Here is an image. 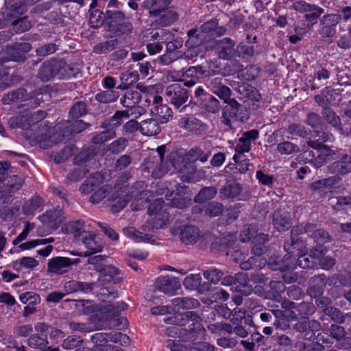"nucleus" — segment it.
Wrapping results in <instances>:
<instances>
[{"mask_svg":"<svg viewBox=\"0 0 351 351\" xmlns=\"http://www.w3.org/2000/svg\"><path fill=\"white\" fill-rule=\"evenodd\" d=\"M169 160L176 170L178 176L183 182H191L196 172V165L194 162L186 159L178 152H173L169 155Z\"/></svg>","mask_w":351,"mask_h":351,"instance_id":"nucleus-1","label":"nucleus"},{"mask_svg":"<svg viewBox=\"0 0 351 351\" xmlns=\"http://www.w3.org/2000/svg\"><path fill=\"white\" fill-rule=\"evenodd\" d=\"M164 200L162 198H158L151 204L148 208L149 215H155L152 221H147L142 226L145 231H149L153 229L163 228L169 221V214L162 210Z\"/></svg>","mask_w":351,"mask_h":351,"instance_id":"nucleus-2","label":"nucleus"},{"mask_svg":"<svg viewBox=\"0 0 351 351\" xmlns=\"http://www.w3.org/2000/svg\"><path fill=\"white\" fill-rule=\"evenodd\" d=\"M226 104L222 113V122L225 125L231 127L232 121H243L247 119L245 108L237 100L231 99Z\"/></svg>","mask_w":351,"mask_h":351,"instance_id":"nucleus-3","label":"nucleus"},{"mask_svg":"<svg viewBox=\"0 0 351 351\" xmlns=\"http://www.w3.org/2000/svg\"><path fill=\"white\" fill-rule=\"evenodd\" d=\"M80 261L79 258L71 259L63 256L53 257L48 261L47 271L51 274L62 275L67 273L71 265H77Z\"/></svg>","mask_w":351,"mask_h":351,"instance_id":"nucleus-4","label":"nucleus"},{"mask_svg":"<svg viewBox=\"0 0 351 351\" xmlns=\"http://www.w3.org/2000/svg\"><path fill=\"white\" fill-rule=\"evenodd\" d=\"M171 232L173 234H178L180 241L186 245L194 244L202 237L199 228L193 225L184 226L180 230L172 228Z\"/></svg>","mask_w":351,"mask_h":351,"instance_id":"nucleus-5","label":"nucleus"},{"mask_svg":"<svg viewBox=\"0 0 351 351\" xmlns=\"http://www.w3.org/2000/svg\"><path fill=\"white\" fill-rule=\"evenodd\" d=\"M168 100L177 108L185 104L189 98L187 89L179 84L169 86L165 90Z\"/></svg>","mask_w":351,"mask_h":351,"instance_id":"nucleus-6","label":"nucleus"},{"mask_svg":"<svg viewBox=\"0 0 351 351\" xmlns=\"http://www.w3.org/2000/svg\"><path fill=\"white\" fill-rule=\"evenodd\" d=\"M2 101L3 104L5 105L23 101H29V103L26 104L27 106H37L39 104L38 99L29 96L27 90L23 88H18L4 95Z\"/></svg>","mask_w":351,"mask_h":351,"instance_id":"nucleus-7","label":"nucleus"},{"mask_svg":"<svg viewBox=\"0 0 351 351\" xmlns=\"http://www.w3.org/2000/svg\"><path fill=\"white\" fill-rule=\"evenodd\" d=\"M316 228L315 225L313 223L306 224L304 227L302 226H296L293 228L291 231V243H286L284 245L285 250L288 252V254L294 253V250L298 248L300 249L301 242H300V239L298 238L299 234H302L304 232L306 233H309L313 231Z\"/></svg>","mask_w":351,"mask_h":351,"instance_id":"nucleus-8","label":"nucleus"},{"mask_svg":"<svg viewBox=\"0 0 351 351\" xmlns=\"http://www.w3.org/2000/svg\"><path fill=\"white\" fill-rule=\"evenodd\" d=\"M152 107L150 108L151 114L158 117L160 123H167L172 116L171 109L166 104H162V97L156 95L152 99Z\"/></svg>","mask_w":351,"mask_h":351,"instance_id":"nucleus-9","label":"nucleus"},{"mask_svg":"<svg viewBox=\"0 0 351 351\" xmlns=\"http://www.w3.org/2000/svg\"><path fill=\"white\" fill-rule=\"evenodd\" d=\"M64 63L58 60L45 61L40 67L38 76L42 81L47 82L60 71Z\"/></svg>","mask_w":351,"mask_h":351,"instance_id":"nucleus-10","label":"nucleus"},{"mask_svg":"<svg viewBox=\"0 0 351 351\" xmlns=\"http://www.w3.org/2000/svg\"><path fill=\"white\" fill-rule=\"evenodd\" d=\"M29 43H15L6 47V53L9 60L16 62H25V53L32 49Z\"/></svg>","mask_w":351,"mask_h":351,"instance_id":"nucleus-11","label":"nucleus"},{"mask_svg":"<svg viewBox=\"0 0 351 351\" xmlns=\"http://www.w3.org/2000/svg\"><path fill=\"white\" fill-rule=\"evenodd\" d=\"M155 287L158 291L165 293L173 295L180 288L179 280L176 277L160 276L155 282Z\"/></svg>","mask_w":351,"mask_h":351,"instance_id":"nucleus-12","label":"nucleus"},{"mask_svg":"<svg viewBox=\"0 0 351 351\" xmlns=\"http://www.w3.org/2000/svg\"><path fill=\"white\" fill-rule=\"evenodd\" d=\"M235 41L230 38H223L216 42L215 47L219 58L223 60H231L235 57Z\"/></svg>","mask_w":351,"mask_h":351,"instance_id":"nucleus-13","label":"nucleus"},{"mask_svg":"<svg viewBox=\"0 0 351 351\" xmlns=\"http://www.w3.org/2000/svg\"><path fill=\"white\" fill-rule=\"evenodd\" d=\"M40 221L53 230L57 229L62 223L64 217L61 209L56 208L47 211L43 215L39 216Z\"/></svg>","mask_w":351,"mask_h":351,"instance_id":"nucleus-14","label":"nucleus"},{"mask_svg":"<svg viewBox=\"0 0 351 351\" xmlns=\"http://www.w3.org/2000/svg\"><path fill=\"white\" fill-rule=\"evenodd\" d=\"M210 88L212 92L218 96L225 103L231 99V89L223 83V78L217 77L211 80Z\"/></svg>","mask_w":351,"mask_h":351,"instance_id":"nucleus-15","label":"nucleus"},{"mask_svg":"<svg viewBox=\"0 0 351 351\" xmlns=\"http://www.w3.org/2000/svg\"><path fill=\"white\" fill-rule=\"evenodd\" d=\"M323 254V246L319 245L311 250L309 256L300 255L298 258V264L302 268H313L316 266L317 258Z\"/></svg>","mask_w":351,"mask_h":351,"instance_id":"nucleus-16","label":"nucleus"},{"mask_svg":"<svg viewBox=\"0 0 351 351\" xmlns=\"http://www.w3.org/2000/svg\"><path fill=\"white\" fill-rule=\"evenodd\" d=\"M252 251L254 254H261L262 250L256 246L253 247ZM266 264V260L258 255L250 257L247 261H242L240 267L243 270L261 269Z\"/></svg>","mask_w":351,"mask_h":351,"instance_id":"nucleus-17","label":"nucleus"},{"mask_svg":"<svg viewBox=\"0 0 351 351\" xmlns=\"http://www.w3.org/2000/svg\"><path fill=\"white\" fill-rule=\"evenodd\" d=\"M111 335L104 332H98L95 333L91 337V341L95 344V346H100L103 343H107V337L110 338V341H114L115 343H128L129 341V337L121 332H117L114 334L112 337H110Z\"/></svg>","mask_w":351,"mask_h":351,"instance_id":"nucleus-18","label":"nucleus"},{"mask_svg":"<svg viewBox=\"0 0 351 351\" xmlns=\"http://www.w3.org/2000/svg\"><path fill=\"white\" fill-rule=\"evenodd\" d=\"M273 223L279 232L288 230L292 225L290 214L282 210H276L273 215Z\"/></svg>","mask_w":351,"mask_h":351,"instance_id":"nucleus-19","label":"nucleus"},{"mask_svg":"<svg viewBox=\"0 0 351 351\" xmlns=\"http://www.w3.org/2000/svg\"><path fill=\"white\" fill-rule=\"evenodd\" d=\"M181 319L178 322V324L181 326L188 325L187 330L190 332L199 329L201 324V317L195 311H187L180 315Z\"/></svg>","mask_w":351,"mask_h":351,"instance_id":"nucleus-20","label":"nucleus"},{"mask_svg":"<svg viewBox=\"0 0 351 351\" xmlns=\"http://www.w3.org/2000/svg\"><path fill=\"white\" fill-rule=\"evenodd\" d=\"M309 283L308 294L311 297L317 298L322 294L324 288L327 285L326 276L324 274L315 276L310 280Z\"/></svg>","mask_w":351,"mask_h":351,"instance_id":"nucleus-21","label":"nucleus"},{"mask_svg":"<svg viewBox=\"0 0 351 351\" xmlns=\"http://www.w3.org/2000/svg\"><path fill=\"white\" fill-rule=\"evenodd\" d=\"M337 182L338 178L335 176H332L312 183L311 189L312 191L317 192L320 195H323L331 192L332 186Z\"/></svg>","mask_w":351,"mask_h":351,"instance_id":"nucleus-22","label":"nucleus"},{"mask_svg":"<svg viewBox=\"0 0 351 351\" xmlns=\"http://www.w3.org/2000/svg\"><path fill=\"white\" fill-rule=\"evenodd\" d=\"M160 123V121L156 119L152 118L144 120L140 123V132L145 136H156L161 131Z\"/></svg>","mask_w":351,"mask_h":351,"instance_id":"nucleus-23","label":"nucleus"},{"mask_svg":"<svg viewBox=\"0 0 351 351\" xmlns=\"http://www.w3.org/2000/svg\"><path fill=\"white\" fill-rule=\"evenodd\" d=\"M104 181V177L99 173L90 175L81 185L80 191L84 194L95 191Z\"/></svg>","mask_w":351,"mask_h":351,"instance_id":"nucleus-24","label":"nucleus"},{"mask_svg":"<svg viewBox=\"0 0 351 351\" xmlns=\"http://www.w3.org/2000/svg\"><path fill=\"white\" fill-rule=\"evenodd\" d=\"M48 344L47 338L38 334L32 335L27 339V345L32 348L40 349L41 351H59L58 348H52Z\"/></svg>","mask_w":351,"mask_h":351,"instance_id":"nucleus-25","label":"nucleus"},{"mask_svg":"<svg viewBox=\"0 0 351 351\" xmlns=\"http://www.w3.org/2000/svg\"><path fill=\"white\" fill-rule=\"evenodd\" d=\"M176 311L180 309H195L200 306V302L195 298L189 297H178L171 300Z\"/></svg>","mask_w":351,"mask_h":351,"instance_id":"nucleus-26","label":"nucleus"},{"mask_svg":"<svg viewBox=\"0 0 351 351\" xmlns=\"http://www.w3.org/2000/svg\"><path fill=\"white\" fill-rule=\"evenodd\" d=\"M331 173L341 175L346 174L351 171V156L345 154L339 161L334 162L329 167Z\"/></svg>","mask_w":351,"mask_h":351,"instance_id":"nucleus-27","label":"nucleus"},{"mask_svg":"<svg viewBox=\"0 0 351 351\" xmlns=\"http://www.w3.org/2000/svg\"><path fill=\"white\" fill-rule=\"evenodd\" d=\"M130 114L128 110L117 111L115 114L110 119L104 120L101 124V128H112L114 130L119 126L123 121L124 119H128Z\"/></svg>","mask_w":351,"mask_h":351,"instance_id":"nucleus-28","label":"nucleus"},{"mask_svg":"<svg viewBox=\"0 0 351 351\" xmlns=\"http://www.w3.org/2000/svg\"><path fill=\"white\" fill-rule=\"evenodd\" d=\"M66 229L68 232L73 234L75 238L81 237L82 239L90 231L89 225H86L81 220L69 222Z\"/></svg>","mask_w":351,"mask_h":351,"instance_id":"nucleus-29","label":"nucleus"},{"mask_svg":"<svg viewBox=\"0 0 351 351\" xmlns=\"http://www.w3.org/2000/svg\"><path fill=\"white\" fill-rule=\"evenodd\" d=\"M141 99V93L134 90H128L120 99V103L125 108L134 107Z\"/></svg>","mask_w":351,"mask_h":351,"instance_id":"nucleus-30","label":"nucleus"},{"mask_svg":"<svg viewBox=\"0 0 351 351\" xmlns=\"http://www.w3.org/2000/svg\"><path fill=\"white\" fill-rule=\"evenodd\" d=\"M44 200L39 196H34L25 202L23 206V213L25 215H33L36 210H40L44 206Z\"/></svg>","mask_w":351,"mask_h":351,"instance_id":"nucleus-31","label":"nucleus"},{"mask_svg":"<svg viewBox=\"0 0 351 351\" xmlns=\"http://www.w3.org/2000/svg\"><path fill=\"white\" fill-rule=\"evenodd\" d=\"M83 244L87 250L85 253L91 254L101 252L103 246L95 240V236L90 231L82 239Z\"/></svg>","mask_w":351,"mask_h":351,"instance_id":"nucleus-32","label":"nucleus"},{"mask_svg":"<svg viewBox=\"0 0 351 351\" xmlns=\"http://www.w3.org/2000/svg\"><path fill=\"white\" fill-rule=\"evenodd\" d=\"M210 156V152H204V151L200 147H195L191 149L183 156L185 157L186 159H188L189 161H191L195 164V162L198 160L202 162H206Z\"/></svg>","mask_w":351,"mask_h":351,"instance_id":"nucleus-33","label":"nucleus"},{"mask_svg":"<svg viewBox=\"0 0 351 351\" xmlns=\"http://www.w3.org/2000/svg\"><path fill=\"white\" fill-rule=\"evenodd\" d=\"M180 125L184 129L195 133L199 132L204 129L202 122L193 117L181 120Z\"/></svg>","mask_w":351,"mask_h":351,"instance_id":"nucleus-34","label":"nucleus"},{"mask_svg":"<svg viewBox=\"0 0 351 351\" xmlns=\"http://www.w3.org/2000/svg\"><path fill=\"white\" fill-rule=\"evenodd\" d=\"M241 186L237 182H232L226 184L220 190V195L223 198H234L241 194Z\"/></svg>","mask_w":351,"mask_h":351,"instance_id":"nucleus-35","label":"nucleus"},{"mask_svg":"<svg viewBox=\"0 0 351 351\" xmlns=\"http://www.w3.org/2000/svg\"><path fill=\"white\" fill-rule=\"evenodd\" d=\"M38 265V261L31 256H25L13 262L12 267L16 271L23 269H33Z\"/></svg>","mask_w":351,"mask_h":351,"instance_id":"nucleus-36","label":"nucleus"},{"mask_svg":"<svg viewBox=\"0 0 351 351\" xmlns=\"http://www.w3.org/2000/svg\"><path fill=\"white\" fill-rule=\"evenodd\" d=\"M287 260H289V262L285 263L284 260H281L278 257H271L269 259L268 265L273 270L284 271L292 268V263L295 261V258L292 259L290 256Z\"/></svg>","mask_w":351,"mask_h":351,"instance_id":"nucleus-37","label":"nucleus"},{"mask_svg":"<svg viewBox=\"0 0 351 351\" xmlns=\"http://www.w3.org/2000/svg\"><path fill=\"white\" fill-rule=\"evenodd\" d=\"M127 304L123 302H117L114 304H108L104 306L103 310L108 314L109 318H113L119 315L121 311L126 310Z\"/></svg>","mask_w":351,"mask_h":351,"instance_id":"nucleus-38","label":"nucleus"},{"mask_svg":"<svg viewBox=\"0 0 351 351\" xmlns=\"http://www.w3.org/2000/svg\"><path fill=\"white\" fill-rule=\"evenodd\" d=\"M24 180L22 176H13L3 186V191L6 195L17 191L23 184Z\"/></svg>","mask_w":351,"mask_h":351,"instance_id":"nucleus-39","label":"nucleus"},{"mask_svg":"<svg viewBox=\"0 0 351 351\" xmlns=\"http://www.w3.org/2000/svg\"><path fill=\"white\" fill-rule=\"evenodd\" d=\"M276 150L281 155H291L300 152L298 145L289 141L277 144Z\"/></svg>","mask_w":351,"mask_h":351,"instance_id":"nucleus-40","label":"nucleus"},{"mask_svg":"<svg viewBox=\"0 0 351 351\" xmlns=\"http://www.w3.org/2000/svg\"><path fill=\"white\" fill-rule=\"evenodd\" d=\"M171 0H149L148 3L151 4L149 13L151 15L157 16L161 12L168 8Z\"/></svg>","mask_w":351,"mask_h":351,"instance_id":"nucleus-41","label":"nucleus"},{"mask_svg":"<svg viewBox=\"0 0 351 351\" xmlns=\"http://www.w3.org/2000/svg\"><path fill=\"white\" fill-rule=\"evenodd\" d=\"M112 190L111 185L104 184L98 187L90 196L89 200L93 204H97L104 199L107 195Z\"/></svg>","mask_w":351,"mask_h":351,"instance_id":"nucleus-42","label":"nucleus"},{"mask_svg":"<svg viewBox=\"0 0 351 351\" xmlns=\"http://www.w3.org/2000/svg\"><path fill=\"white\" fill-rule=\"evenodd\" d=\"M118 97V92L113 90H102L95 95V99L102 104L114 102Z\"/></svg>","mask_w":351,"mask_h":351,"instance_id":"nucleus-43","label":"nucleus"},{"mask_svg":"<svg viewBox=\"0 0 351 351\" xmlns=\"http://www.w3.org/2000/svg\"><path fill=\"white\" fill-rule=\"evenodd\" d=\"M217 190L214 186L204 187L200 190L199 193L195 197V202L202 203L205 201L213 199L217 194Z\"/></svg>","mask_w":351,"mask_h":351,"instance_id":"nucleus-44","label":"nucleus"},{"mask_svg":"<svg viewBox=\"0 0 351 351\" xmlns=\"http://www.w3.org/2000/svg\"><path fill=\"white\" fill-rule=\"evenodd\" d=\"M117 39H112L103 43H98L93 47V52L98 54L107 53L117 47Z\"/></svg>","mask_w":351,"mask_h":351,"instance_id":"nucleus-45","label":"nucleus"},{"mask_svg":"<svg viewBox=\"0 0 351 351\" xmlns=\"http://www.w3.org/2000/svg\"><path fill=\"white\" fill-rule=\"evenodd\" d=\"M239 92L253 101H258L261 98V95L258 91L254 87L249 84H242L239 86Z\"/></svg>","mask_w":351,"mask_h":351,"instance_id":"nucleus-46","label":"nucleus"},{"mask_svg":"<svg viewBox=\"0 0 351 351\" xmlns=\"http://www.w3.org/2000/svg\"><path fill=\"white\" fill-rule=\"evenodd\" d=\"M105 130L95 135L91 140L94 144H102L108 140L112 139L116 136L114 130L112 128H104Z\"/></svg>","mask_w":351,"mask_h":351,"instance_id":"nucleus-47","label":"nucleus"},{"mask_svg":"<svg viewBox=\"0 0 351 351\" xmlns=\"http://www.w3.org/2000/svg\"><path fill=\"white\" fill-rule=\"evenodd\" d=\"M258 231L255 225L250 224L244 226L240 233V240L242 242H247L255 237Z\"/></svg>","mask_w":351,"mask_h":351,"instance_id":"nucleus-48","label":"nucleus"},{"mask_svg":"<svg viewBox=\"0 0 351 351\" xmlns=\"http://www.w3.org/2000/svg\"><path fill=\"white\" fill-rule=\"evenodd\" d=\"M76 150L75 146L71 145L65 146L54 157L56 163H61L71 156Z\"/></svg>","mask_w":351,"mask_h":351,"instance_id":"nucleus-49","label":"nucleus"},{"mask_svg":"<svg viewBox=\"0 0 351 351\" xmlns=\"http://www.w3.org/2000/svg\"><path fill=\"white\" fill-rule=\"evenodd\" d=\"M254 55V48L253 46L245 45L243 43H239L235 49V57L240 58H247Z\"/></svg>","mask_w":351,"mask_h":351,"instance_id":"nucleus-50","label":"nucleus"},{"mask_svg":"<svg viewBox=\"0 0 351 351\" xmlns=\"http://www.w3.org/2000/svg\"><path fill=\"white\" fill-rule=\"evenodd\" d=\"M87 113V106L84 101H76L69 110V115L73 119H78L79 117Z\"/></svg>","mask_w":351,"mask_h":351,"instance_id":"nucleus-51","label":"nucleus"},{"mask_svg":"<svg viewBox=\"0 0 351 351\" xmlns=\"http://www.w3.org/2000/svg\"><path fill=\"white\" fill-rule=\"evenodd\" d=\"M324 119L335 128H341V119L330 108H324L322 112Z\"/></svg>","mask_w":351,"mask_h":351,"instance_id":"nucleus-52","label":"nucleus"},{"mask_svg":"<svg viewBox=\"0 0 351 351\" xmlns=\"http://www.w3.org/2000/svg\"><path fill=\"white\" fill-rule=\"evenodd\" d=\"M126 197H120V194H117L116 196L114 195H112V196L108 199L109 201H115L118 199L117 202L111 206V210L114 213L119 212L121 209H123L128 202L130 201L131 197L126 195Z\"/></svg>","mask_w":351,"mask_h":351,"instance_id":"nucleus-53","label":"nucleus"},{"mask_svg":"<svg viewBox=\"0 0 351 351\" xmlns=\"http://www.w3.org/2000/svg\"><path fill=\"white\" fill-rule=\"evenodd\" d=\"M295 310L298 313L300 317H305L306 316L311 315L315 311V307L313 304L302 302L296 304Z\"/></svg>","mask_w":351,"mask_h":351,"instance_id":"nucleus-54","label":"nucleus"},{"mask_svg":"<svg viewBox=\"0 0 351 351\" xmlns=\"http://www.w3.org/2000/svg\"><path fill=\"white\" fill-rule=\"evenodd\" d=\"M205 74L202 66H191L186 69L184 73L183 77L191 78V80H198L202 78Z\"/></svg>","mask_w":351,"mask_h":351,"instance_id":"nucleus-55","label":"nucleus"},{"mask_svg":"<svg viewBox=\"0 0 351 351\" xmlns=\"http://www.w3.org/2000/svg\"><path fill=\"white\" fill-rule=\"evenodd\" d=\"M128 144L127 138L121 137L110 143L108 149L112 154H119L123 151Z\"/></svg>","mask_w":351,"mask_h":351,"instance_id":"nucleus-56","label":"nucleus"},{"mask_svg":"<svg viewBox=\"0 0 351 351\" xmlns=\"http://www.w3.org/2000/svg\"><path fill=\"white\" fill-rule=\"evenodd\" d=\"M287 132L291 136H296L301 138H306L308 134L304 125L295 123L289 125Z\"/></svg>","mask_w":351,"mask_h":351,"instance_id":"nucleus-57","label":"nucleus"},{"mask_svg":"<svg viewBox=\"0 0 351 351\" xmlns=\"http://www.w3.org/2000/svg\"><path fill=\"white\" fill-rule=\"evenodd\" d=\"M223 210V206L221 203L213 202L205 208V215L210 217H214L221 215Z\"/></svg>","mask_w":351,"mask_h":351,"instance_id":"nucleus-58","label":"nucleus"},{"mask_svg":"<svg viewBox=\"0 0 351 351\" xmlns=\"http://www.w3.org/2000/svg\"><path fill=\"white\" fill-rule=\"evenodd\" d=\"M223 274L224 273L222 271L216 268L206 270L203 274L204 277L213 284H217L221 279Z\"/></svg>","mask_w":351,"mask_h":351,"instance_id":"nucleus-59","label":"nucleus"},{"mask_svg":"<svg viewBox=\"0 0 351 351\" xmlns=\"http://www.w3.org/2000/svg\"><path fill=\"white\" fill-rule=\"evenodd\" d=\"M324 10L323 8L313 5L310 12H307L304 15V18L306 21L311 22L312 24L317 23L318 18L324 13Z\"/></svg>","mask_w":351,"mask_h":351,"instance_id":"nucleus-60","label":"nucleus"},{"mask_svg":"<svg viewBox=\"0 0 351 351\" xmlns=\"http://www.w3.org/2000/svg\"><path fill=\"white\" fill-rule=\"evenodd\" d=\"M269 287L272 292L273 297L277 300L280 298L281 293L286 290L285 284L281 281L272 280L269 282Z\"/></svg>","mask_w":351,"mask_h":351,"instance_id":"nucleus-61","label":"nucleus"},{"mask_svg":"<svg viewBox=\"0 0 351 351\" xmlns=\"http://www.w3.org/2000/svg\"><path fill=\"white\" fill-rule=\"evenodd\" d=\"M58 50V45L55 43H47L36 49V56L45 57L53 54Z\"/></svg>","mask_w":351,"mask_h":351,"instance_id":"nucleus-62","label":"nucleus"},{"mask_svg":"<svg viewBox=\"0 0 351 351\" xmlns=\"http://www.w3.org/2000/svg\"><path fill=\"white\" fill-rule=\"evenodd\" d=\"M106 18L110 20V23L114 25L117 26L121 22L125 19L124 14L122 12L119 10H107L106 12Z\"/></svg>","mask_w":351,"mask_h":351,"instance_id":"nucleus-63","label":"nucleus"},{"mask_svg":"<svg viewBox=\"0 0 351 351\" xmlns=\"http://www.w3.org/2000/svg\"><path fill=\"white\" fill-rule=\"evenodd\" d=\"M139 79V75L137 71H130L121 73L120 75L121 81L131 86L136 83Z\"/></svg>","mask_w":351,"mask_h":351,"instance_id":"nucleus-64","label":"nucleus"}]
</instances>
